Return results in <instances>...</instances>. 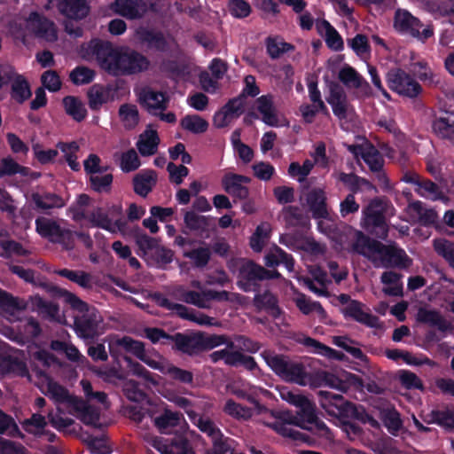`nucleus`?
<instances>
[{
    "label": "nucleus",
    "instance_id": "1",
    "mask_svg": "<svg viewBox=\"0 0 454 454\" xmlns=\"http://www.w3.org/2000/svg\"><path fill=\"white\" fill-rule=\"evenodd\" d=\"M88 50L99 66L114 76L142 73L150 67L149 59L142 53L129 47L114 48L109 42L91 40Z\"/></svg>",
    "mask_w": 454,
    "mask_h": 454
},
{
    "label": "nucleus",
    "instance_id": "2",
    "mask_svg": "<svg viewBox=\"0 0 454 454\" xmlns=\"http://www.w3.org/2000/svg\"><path fill=\"white\" fill-rule=\"evenodd\" d=\"M351 252L364 256L375 268L407 270L412 265V259L398 245L384 244L361 231L355 232Z\"/></svg>",
    "mask_w": 454,
    "mask_h": 454
},
{
    "label": "nucleus",
    "instance_id": "3",
    "mask_svg": "<svg viewBox=\"0 0 454 454\" xmlns=\"http://www.w3.org/2000/svg\"><path fill=\"white\" fill-rule=\"evenodd\" d=\"M317 400L321 408L332 417L353 419L362 424H368L376 429L380 427L379 421L369 414L363 405L348 401L340 394L319 390Z\"/></svg>",
    "mask_w": 454,
    "mask_h": 454
},
{
    "label": "nucleus",
    "instance_id": "4",
    "mask_svg": "<svg viewBox=\"0 0 454 454\" xmlns=\"http://www.w3.org/2000/svg\"><path fill=\"white\" fill-rule=\"evenodd\" d=\"M171 342L173 351L192 357L223 344L228 348L234 347V343L226 335L207 334L200 331L176 332L172 334Z\"/></svg>",
    "mask_w": 454,
    "mask_h": 454
},
{
    "label": "nucleus",
    "instance_id": "5",
    "mask_svg": "<svg viewBox=\"0 0 454 454\" xmlns=\"http://www.w3.org/2000/svg\"><path fill=\"white\" fill-rule=\"evenodd\" d=\"M262 356L274 373L286 382L307 386L312 381V374L301 361L271 351L262 352Z\"/></svg>",
    "mask_w": 454,
    "mask_h": 454
},
{
    "label": "nucleus",
    "instance_id": "6",
    "mask_svg": "<svg viewBox=\"0 0 454 454\" xmlns=\"http://www.w3.org/2000/svg\"><path fill=\"white\" fill-rule=\"evenodd\" d=\"M279 277L280 273L278 270H269L248 260L244 262L239 269L237 286L246 293L259 292L260 281Z\"/></svg>",
    "mask_w": 454,
    "mask_h": 454
},
{
    "label": "nucleus",
    "instance_id": "7",
    "mask_svg": "<svg viewBox=\"0 0 454 454\" xmlns=\"http://www.w3.org/2000/svg\"><path fill=\"white\" fill-rule=\"evenodd\" d=\"M313 166L314 163L309 160H306L302 166L298 162H292L288 168V173L292 176H298V181L301 183V197L325 199V187L317 184L315 178H307Z\"/></svg>",
    "mask_w": 454,
    "mask_h": 454
},
{
    "label": "nucleus",
    "instance_id": "8",
    "mask_svg": "<svg viewBox=\"0 0 454 454\" xmlns=\"http://www.w3.org/2000/svg\"><path fill=\"white\" fill-rule=\"evenodd\" d=\"M370 204L364 209V227L375 232L379 238L387 236L388 227L386 222V212L390 200H370Z\"/></svg>",
    "mask_w": 454,
    "mask_h": 454
},
{
    "label": "nucleus",
    "instance_id": "9",
    "mask_svg": "<svg viewBox=\"0 0 454 454\" xmlns=\"http://www.w3.org/2000/svg\"><path fill=\"white\" fill-rule=\"evenodd\" d=\"M394 26L397 31L408 34L422 43L434 35L432 25L424 26L418 18L405 10L395 12Z\"/></svg>",
    "mask_w": 454,
    "mask_h": 454
},
{
    "label": "nucleus",
    "instance_id": "10",
    "mask_svg": "<svg viewBox=\"0 0 454 454\" xmlns=\"http://www.w3.org/2000/svg\"><path fill=\"white\" fill-rule=\"evenodd\" d=\"M24 36L34 35L47 42H55L58 39L55 24L37 12L30 13L29 17L24 21Z\"/></svg>",
    "mask_w": 454,
    "mask_h": 454
},
{
    "label": "nucleus",
    "instance_id": "11",
    "mask_svg": "<svg viewBox=\"0 0 454 454\" xmlns=\"http://www.w3.org/2000/svg\"><path fill=\"white\" fill-rule=\"evenodd\" d=\"M387 80L389 88L402 96L415 98L422 90L419 83L400 68L391 69Z\"/></svg>",
    "mask_w": 454,
    "mask_h": 454
},
{
    "label": "nucleus",
    "instance_id": "12",
    "mask_svg": "<svg viewBox=\"0 0 454 454\" xmlns=\"http://www.w3.org/2000/svg\"><path fill=\"white\" fill-rule=\"evenodd\" d=\"M153 446L161 454H195L188 438L184 434L168 437H155Z\"/></svg>",
    "mask_w": 454,
    "mask_h": 454
},
{
    "label": "nucleus",
    "instance_id": "13",
    "mask_svg": "<svg viewBox=\"0 0 454 454\" xmlns=\"http://www.w3.org/2000/svg\"><path fill=\"white\" fill-rule=\"evenodd\" d=\"M215 221L214 217L199 215L194 210L186 211L184 215L185 227L202 239L210 237L215 227Z\"/></svg>",
    "mask_w": 454,
    "mask_h": 454
},
{
    "label": "nucleus",
    "instance_id": "14",
    "mask_svg": "<svg viewBox=\"0 0 454 454\" xmlns=\"http://www.w3.org/2000/svg\"><path fill=\"white\" fill-rule=\"evenodd\" d=\"M327 102L332 106L334 115L340 120L347 119L354 113V109L348 102L346 92L338 83H331L330 95L327 98Z\"/></svg>",
    "mask_w": 454,
    "mask_h": 454
},
{
    "label": "nucleus",
    "instance_id": "15",
    "mask_svg": "<svg viewBox=\"0 0 454 454\" xmlns=\"http://www.w3.org/2000/svg\"><path fill=\"white\" fill-rule=\"evenodd\" d=\"M242 97L230 99L213 118V124L218 129L228 126L232 121L239 118L243 113Z\"/></svg>",
    "mask_w": 454,
    "mask_h": 454
},
{
    "label": "nucleus",
    "instance_id": "16",
    "mask_svg": "<svg viewBox=\"0 0 454 454\" xmlns=\"http://www.w3.org/2000/svg\"><path fill=\"white\" fill-rule=\"evenodd\" d=\"M138 102L150 114L158 115V112H162L168 107V98L164 93L145 87L139 91Z\"/></svg>",
    "mask_w": 454,
    "mask_h": 454
},
{
    "label": "nucleus",
    "instance_id": "17",
    "mask_svg": "<svg viewBox=\"0 0 454 454\" xmlns=\"http://www.w3.org/2000/svg\"><path fill=\"white\" fill-rule=\"evenodd\" d=\"M364 304L359 301H350L349 303L342 309V314L346 318L363 324L368 327H377L379 317L371 313L364 311Z\"/></svg>",
    "mask_w": 454,
    "mask_h": 454
},
{
    "label": "nucleus",
    "instance_id": "18",
    "mask_svg": "<svg viewBox=\"0 0 454 454\" xmlns=\"http://www.w3.org/2000/svg\"><path fill=\"white\" fill-rule=\"evenodd\" d=\"M255 108L262 115V121L265 124L271 127L279 125V114L274 105V98L271 94L259 97L255 100Z\"/></svg>",
    "mask_w": 454,
    "mask_h": 454
},
{
    "label": "nucleus",
    "instance_id": "19",
    "mask_svg": "<svg viewBox=\"0 0 454 454\" xmlns=\"http://www.w3.org/2000/svg\"><path fill=\"white\" fill-rule=\"evenodd\" d=\"M136 35L139 43L149 50L163 52L168 49V41L161 32L139 27L136 31Z\"/></svg>",
    "mask_w": 454,
    "mask_h": 454
},
{
    "label": "nucleus",
    "instance_id": "20",
    "mask_svg": "<svg viewBox=\"0 0 454 454\" xmlns=\"http://www.w3.org/2000/svg\"><path fill=\"white\" fill-rule=\"evenodd\" d=\"M114 12L129 20H139L147 12V4L144 0H115Z\"/></svg>",
    "mask_w": 454,
    "mask_h": 454
},
{
    "label": "nucleus",
    "instance_id": "21",
    "mask_svg": "<svg viewBox=\"0 0 454 454\" xmlns=\"http://www.w3.org/2000/svg\"><path fill=\"white\" fill-rule=\"evenodd\" d=\"M250 179L245 176L227 174L223 177L222 184L225 192L238 199H246L249 193L247 184Z\"/></svg>",
    "mask_w": 454,
    "mask_h": 454
},
{
    "label": "nucleus",
    "instance_id": "22",
    "mask_svg": "<svg viewBox=\"0 0 454 454\" xmlns=\"http://www.w3.org/2000/svg\"><path fill=\"white\" fill-rule=\"evenodd\" d=\"M47 292L53 298H62L66 303H67L70 308L74 310H76L80 313H83L88 311L89 304L80 299L76 294L72 292L67 291L65 288H61L55 285H49L46 287Z\"/></svg>",
    "mask_w": 454,
    "mask_h": 454
},
{
    "label": "nucleus",
    "instance_id": "23",
    "mask_svg": "<svg viewBox=\"0 0 454 454\" xmlns=\"http://www.w3.org/2000/svg\"><path fill=\"white\" fill-rule=\"evenodd\" d=\"M58 9L60 13L72 20L84 19L90 12L86 0H59Z\"/></svg>",
    "mask_w": 454,
    "mask_h": 454
},
{
    "label": "nucleus",
    "instance_id": "24",
    "mask_svg": "<svg viewBox=\"0 0 454 454\" xmlns=\"http://www.w3.org/2000/svg\"><path fill=\"white\" fill-rule=\"evenodd\" d=\"M0 374H13L20 377H28L29 371L23 360L0 353Z\"/></svg>",
    "mask_w": 454,
    "mask_h": 454
},
{
    "label": "nucleus",
    "instance_id": "25",
    "mask_svg": "<svg viewBox=\"0 0 454 454\" xmlns=\"http://www.w3.org/2000/svg\"><path fill=\"white\" fill-rule=\"evenodd\" d=\"M81 217L88 220L92 226L101 228L111 233H116V229L113 225L108 213L102 207H97L91 211H82Z\"/></svg>",
    "mask_w": 454,
    "mask_h": 454
},
{
    "label": "nucleus",
    "instance_id": "26",
    "mask_svg": "<svg viewBox=\"0 0 454 454\" xmlns=\"http://www.w3.org/2000/svg\"><path fill=\"white\" fill-rule=\"evenodd\" d=\"M339 79L348 88L361 89L366 96L371 95L370 85L351 67H344L339 73Z\"/></svg>",
    "mask_w": 454,
    "mask_h": 454
},
{
    "label": "nucleus",
    "instance_id": "27",
    "mask_svg": "<svg viewBox=\"0 0 454 454\" xmlns=\"http://www.w3.org/2000/svg\"><path fill=\"white\" fill-rule=\"evenodd\" d=\"M417 320L422 324L437 327L441 332H447L452 329L450 324L435 309L420 308L417 314Z\"/></svg>",
    "mask_w": 454,
    "mask_h": 454
},
{
    "label": "nucleus",
    "instance_id": "28",
    "mask_svg": "<svg viewBox=\"0 0 454 454\" xmlns=\"http://www.w3.org/2000/svg\"><path fill=\"white\" fill-rule=\"evenodd\" d=\"M157 175L153 170H145L137 173L133 177V188L140 197H145L156 184Z\"/></svg>",
    "mask_w": 454,
    "mask_h": 454
},
{
    "label": "nucleus",
    "instance_id": "29",
    "mask_svg": "<svg viewBox=\"0 0 454 454\" xmlns=\"http://www.w3.org/2000/svg\"><path fill=\"white\" fill-rule=\"evenodd\" d=\"M257 294L254 297V305L259 309L266 310L272 317L278 318L281 314L278 298L270 291Z\"/></svg>",
    "mask_w": 454,
    "mask_h": 454
},
{
    "label": "nucleus",
    "instance_id": "30",
    "mask_svg": "<svg viewBox=\"0 0 454 454\" xmlns=\"http://www.w3.org/2000/svg\"><path fill=\"white\" fill-rule=\"evenodd\" d=\"M111 88L100 84L92 85L88 92V104L90 109L98 110L104 104L113 100Z\"/></svg>",
    "mask_w": 454,
    "mask_h": 454
},
{
    "label": "nucleus",
    "instance_id": "31",
    "mask_svg": "<svg viewBox=\"0 0 454 454\" xmlns=\"http://www.w3.org/2000/svg\"><path fill=\"white\" fill-rule=\"evenodd\" d=\"M88 311L82 313V317L74 318V327L77 334L84 339L94 338L97 331V320L92 313Z\"/></svg>",
    "mask_w": 454,
    "mask_h": 454
},
{
    "label": "nucleus",
    "instance_id": "32",
    "mask_svg": "<svg viewBox=\"0 0 454 454\" xmlns=\"http://www.w3.org/2000/svg\"><path fill=\"white\" fill-rule=\"evenodd\" d=\"M317 32L323 36L331 49L334 51H340L343 47V42L336 31V29L331 26L326 20H317L316 23Z\"/></svg>",
    "mask_w": 454,
    "mask_h": 454
},
{
    "label": "nucleus",
    "instance_id": "33",
    "mask_svg": "<svg viewBox=\"0 0 454 454\" xmlns=\"http://www.w3.org/2000/svg\"><path fill=\"white\" fill-rule=\"evenodd\" d=\"M297 409L296 414L297 417H299L298 420L301 428L309 430V425L313 424H317L318 427H325L324 422H317L315 407L309 399H306V401L302 403V405H300Z\"/></svg>",
    "mask_w": 454,
    "mask_h": 454
},
{
    "label": "nucleus",
    "instance_id": "34",
    "mask_svg": "<svg viewBox=\"0 0 454 454\" xmlns=\"http://www.w3.org/2000/svg\"><path fill=\"white\" fill-rule=\"evenodd\" d=\"M380 419L384 427L394 436H396L403 427V420L399 411L395 407L380 409Z\"/></svg>",
    "mask_w": 454,
    "mask_h": 454
},
{
    "label": "nucleus",
    "instance_id": "35",
    "mask_svg": "<svg viewBox=\"0 0 454 454\" xmlns=\"http://www.w3.org/2000/svg\"><path fill=\"white\" fill-rule=\"evenodd\" d=\"M12 82V98L21 104L31 97V90L27 81L24 76L16 73L13 68V75L11 79Z\"/></svg>",
    "mask_w": 454,
    "mask_h": 454
},
{
    "label": "nucleus",
    "instance_id": "36",
    "mask_svg": "<svg viewBox=\"0 0 454 454\" xmlns=\"http://www.w3.org/2000/svg\"><path fill=\"white\" fill-rule=\"evenodd\" d=\"M309 385L330 387L342 392L347 391L348 388L345 381L335 374L326 371H321L312 374V381Z\"/></svg>",
    "mask_w": 454,
    "mask_h": 454
},
{
    "label": "nucleus",
    "instance_id": "37",
    "mask_svg": "<svg viewBox=\"0 0 454 454\" xmlns=\"http://www.w3.org/2000/svg\"><path fill=\"white\" fill-rule=\"evenodd\" d=\"M303 344L308 348H312L316 354L321 355L329 359L336 361H345L348 359L347 356L341 351L333 349L311 337H305Z\"/></svg>",
    "mask_w": 454,
    "mask_h": 454
},
{
    "label": "nucleus",
    "instance_id": "38",
    "mask_svg": "<svg viewBox=\"0 0 454 454\" xmlns=\"http://www.w3.org/2000/svg\"><path fill=\"white\" fill-rule=\"evenodd\" d=\"M434 133L445 139H454V113L446 112L433 122Z\"/></svg>",
    "mask_w": 454,
    "mask_h": 454
},
{
    "label": "nucleus",
    "instance_id": "39",
    "mask_svg": "<svg viewBox=\"0 0 454 454\" xmlns=\"http://www.w3.org/2000/svg\"><path fill=\"white\" fill-rule=\"evenodd\" d=\"M55 273L75 283L85 290H90L93 287L91 274L84 270H74L65 268L56 270Z\"/></svg>",
    "mask_w": 454,
    "mask_h": 454
},
{
    "label": "nucleus",
    "instance_id": "40",
    "mask_svg": "<svg viewBox=\"0 0 454 454\" xmlns=\"http://www.w3.org/2000/svg\"><path fill=\"white\" fill-rule=\"evenodd\" d=\"M160 138L155 130L146 129L143 132L137 143V147L143 156H150L157 152Z\"/></svg>",
    "mask_w": 454,
    "mask_h": 454
},
{
    "label": "nucleus",
    "instance_id": "41",
    "mask_svg": "<svg viewBox=\"0 0 454 454\" xmlns=\"http://www.w3.org/2000/svg\"><path fill=\"white\" fill-rule=\"evenodd\" d=\"M402 277V274L392 270L385 271L381 274V283L390 286L383 288V292L386 295L395 297L403 296V284L400 282Z\"/></svg>",
    "mask_w": 454,
    "mask_h": 454
},
{
    "label": "nucleus",
    "instance_id": "42",
    "mask_svg": "<svg viewBox=\"0 0 454 454\" xmlns=\"http://www.w3.org/2000/svg\"><path fill=\"white\" fill-rule=\"evenodd\" d=\"M410 213L418 218L420 224L429 226L434 224L437 220V214L433 209L426 208L421 200H412L409 204Z\"/></svg>",
    "mask_w": 454,
    "mask_h": 454
},
{
    "label": "nucleus",
    "instance_id": "43",
    "mask_svg": "<svg viewBox=\"0 0 454 454\" xmlns=\"http://www.w3.org/2000/svg\"><path fill=\"white\" fill-rule=\"evenodd\" d=\"M63 106L66 113L74 121L80 122L87 115V110L81 99L74 96H67L63 98Z\"/></svg>",
    "mask_w": 454,
    "mask_h": 454
},
{
    "label": "nucleus",
    "instance_id": "44",
    "mask_svg": "<svg viewBox=\"0 0 454 454\" xmlns=\"http://www.w3.org/2000/svg\"><path fill=\"white\" fill-rule=\"evenodd\" d=\"M417 195L421 197L432 196L434 199H446V194L442 185H438L430 180L419 179L413 190Z\"/></svg>",
    "mask_w": 454,
    "mask_h": 454
},
{
    "label": "nucleus",
    "instance_id": "45",
    "mask_svg": "<svg viewBox=\"0 0 454 454\" xmlns=\"http://www.w3.org/2000/svg\"><path fill=\"white\" fill-rule=\"evenodd\" d=\"M181 127L193 134L205 133L208 129V122L200 115L190 114L184 116L180 121Z\"/></svg>",
    "mask_w": 454,
    "mask_h": 454
},
{
    "label": "nucleus",
    "instance_id": "46",
    "mask_svg": "<svg viewBox=\"0 0 454 454\" xmlns=\"http://www.w3.org/2000/svg\"><path fill=\"white\" fill-rule=\"evenodd\" d=\"M119 116L127 129H134L139 122V114L135 105H121L119 108Z\"/></svg>",
    "mask_w": 454,
    "mask_h": 454
},
{
    "label": "nucleus",
    "instance_id": "47",
    "mask_svg": "<svg viewBox=\"0 0 454 454\" xmlns=\"http://www.w3.org/2000/svg\"><path fill=\"white\" fill-rule=\"evenodd\" d=\"M35 228L37 232L43 237L47 238L51 242L59 233L61 227L55 221L46 219L44 217H38L35 220Z\"/></svg>",
    "mask_w": 454,
    "mask_h": 454
},
{
    "label": "nucleus",
    "instance_id": "48",
    "mask_svg": "<svg viewBox=\"0 0 454 454\" xmlns=\"http://www.w3.org/2000/svg\"><path fill=\"white\" fill-rule=\"evenodd\" d=\"M181 419H184L182 413L166 410L164 413L155 419V426L161 433H167L168 428L178 426Z\"/></svg>",
    "mask_w": 454,
    "mask_h": 454
},
{
    "label": "nucleus",
    "instance_id": "49",
    "mask_svg": "<svg viewBox=\"0 0 454 454\" xmlns=\"http://www.w3.org/2000/svg\"><path fill=\"white\" fill-rule=\"evenodd\" d=\"M355 343L356 342L353 340H351L349 337L346 335L333 337V344L344 349L346 352L350 354L354 358L360 360L362 362L366 361V355H364V352L359 348L352 346V344Z\"/></svg>",
    "mask_w": 454,
    "mask_h": 454
},
{
    "label": "nucleus",
    "instance_id": "50",
    "mask_svg": "<svg viewBox=\"0 0 454 454\" xmlns=\"http://www.w3.org/2000/svg\"><path fill=\"white\" fill-rule=\"evenodd\" d=\"M434 249L454 270V242L446 239H436L434 240Z\"/></svg>",
    "mask_w": 454,
    "mask_h": 454
},
{
    "label": "nucleus",
    "instance_id": "51",
    "mask_svg": "<svg viewBox=\"0 0 454 454\" xmlns=\"http://www.w3.org/2000/svg\"><path fill=\"white\" fill-rule=\"evenodd\" d=\"M430 416L432 422L447 430H454V409L434 410Z\"/></svg>",
    "mask_w": 454,
    "mask_h": 454
},
{
    "label": "nucleus",
    "instance_id": "52",
    "mask_svg": "<svg viewBox=\"0 0 454 454\" xmlns=\"http://www.w3.org/2000/svg\"><path fill=\"white\" fill-rule=\"evenodd\" d=\"M229 366L231 367H243L249 372H254L259 370V365L255 359L251 356L243 354L240 351H232Z\"/></svg>",
    "mask_w": 454,
    "mask_h": 454
},
{
    "label": "nucleus",
    "instance_id": "53",
    "mask_svg": "<svg viewBox=\"0 0 454 454\" xmlns=\"http://www.w3.org/2000/svg\"><path fill=\"white\" fill-rule=\"evenodd\" d=\"M116 344L121 346V348H124L127 352L133 354L138 359H142L141 356L145 352V343L140 340H134L129 336L117 338Z\"/></svg>",
    "mask_w": 454,
    "mask_h": 454
},
{
    "label": "nucleus",
    "instance_id": "54",
    "mask_svg": "<svg viewBox=\"0 0 454 454\" xmlns=\"http://www.w3.org/2000/svg\"><path fill=\"white\" fill-rule=\"evenodd\" d=\"M113 178L111 173L93 175L90 176V187L98 193H108L111 191Z\"/></svg>",
    "mask_w": 454,
    "mask_h": 454
},
{
    "label": "nucleus",
    "instance_id": "55",
    "mask_svg": "<svg viewBox=\"0 0 454 454\" xmlns=\"http://www.w3.org/2000/svg\"><path fill=\"white\" fill-rule=\"evenodd\" d=\"M362 158L372 172L382 169L384 160L374 146L371 145H366L362 152Z\"/></svg>",
    "mask_w": 454,
    "mask_h": 454
},
{
    "label": "nucleus",
    "instance_id": "56",
    "mask_svg": "<svg viewBox=\"0 0 454 454\" xmlns=\"http://www.w3.org/2000/svg\"><path fill=\"white\" fill-rule=\"evenodd\" d=\"M223 411L237 419H242L247 420L252 417V411L250 408L243 406L232 399L226 401Z\"/></svg>",
    "mask_w": 454,
    "mask_h": 454
},
{
    "label": "nucleus",
    "instance_id": "57",
    "mask_svg": "<svg viewBox=\"0 0 454 454\" xmlns=\"http://www.w3.org/2000/svg\"><path fill=\"white\" fill-rule=\"evenodd\" d=\"M184 256L191 259L193 262L195 267L204 268L207 265V263L210 260L211 252L208 247H200L194 248L190 251L184 252Z\"/></svg>",
    "mask_w": 454,
    "mask_h": 454
},
{
    "label": "nucleus",
    "instance_id": "58",
    "mask_svg": "<svg viewBox=\"0 0 454 454\" xmlns=\"http://www.w3.org/2000/svg\"><path fill=\"white\" fill-rule=\"evenodd\" d=\"M124 360L134 375L143 378L145 380H146L147 382L151 383L153 386H157L159 384V382L155 379L156 375L149 372L141 364L132 360L129 356H125Z\"/></svg>",
    "mask_w": 454,
    "mask_h": 454
},
{
    "label": "nucleus",
    "instance_id": "59",
    "mask_svg": "<svg viewBox=\"0 0 454 454\" xmlns=\"http://www.w3.org/2000/svg\"><path fill=\"white\" fill-rule=\"evenodd\" d=\"M296 306L304 315H309L315 311L321 317H325L327 316L325 309L319 301H312L311 300L307 299L305 295L297 298Z\"/></svg>",
    "mask_w": 454,
    "mask_h": 454
},
{
    "label": "nucleus",
    "instance_id": "60",
    "mask_svg": "<svg viewBox=\"0 0 454 454\" xmlns=\"http://www.w3.org/2000/svg\"><path fill=\"white\" fill-rule=\"evenodd\" d=\"M47 425L44 416L39 413H34L29 419H26L22 423L23 429L36 436Z\"/></svg>",
    "mask_w": 454,
    "mask_h": 454
},
{
    "label": "nucleus",
    "instance_id": "61",
    "mask_svg": "<svg viewBox=\"0 0 454 454\" xmlns=\"http://www.w3.org/2000/svg\"><path fill=\"white\" fill-rule=\"evenodd\" d=\"M0 256L10 258L12 255H26L27 251L20 242L12 239H0Z\"/></svg>",
    "mask_w": 454,
    "mask_h": 454
},
{
    "label": "nucleus",
    "instance_id": "62",
    "mask_svg": "<svg viewBox=\"0 0 454 454\" xmlns=\"http://www.w3.org/2000/svg\"><path fill=\"white\" fill-rule=\"evenodd\" d=\"M285 219L294 226H302L307 223L308 217L304 214L303 208L289 206L285 207Z\"/></svg>",
    "mask_w": 454,
    "mask_h": 454
},
{
    "label": "nucleus",
    "instance_id": "63",
    "mask_svg": "<svg viewBox=\"0 0 454 454\" xmlns=\"http://www.w3.org/2000/svg\"><path fill=\"white\" fill-rule=\"evenodd\" d=\"M125 396L131 402L141 403L144 402L147 395L140 389L139 383L136 380H129L123 388Z\"/></svg>",
    "mask_w": 454,
    "mask_h": 454
},
{
    "label": "nucleus",
    "instance_id": "64",
    "mask_svg": "<svg viewBox=\"0 0 454 454\" xmlns=\"http://www.w3.org/2000/svg\"><path fill=\"white\" fill-rule=\"evenodd\" d=\"M231 441L229 437L223 435L221 432L219 435H215L211 439L212 448L207 451V454H226L231 447L229 442Z\"/></svg>",
    "mask_w": 454,
    "mask_h": 454
}]
</instances>
